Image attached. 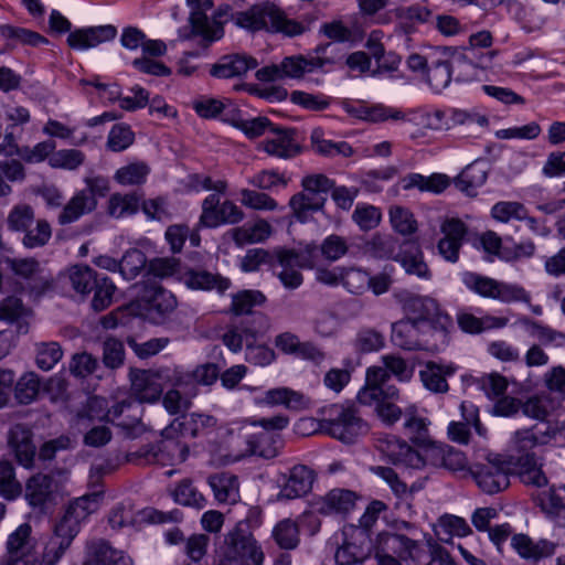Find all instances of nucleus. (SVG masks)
<instances>
[{
	"instance_id": "nucleus-33",
	"label": "nucleus",
	"mask_w": 565,
	"mask_h": 565,
	"mask_svg": "<svg viewBox=\"0 0 565 565\" xmlns=\"http://www.w3.org/2000/svg\"><path fill=\"white\" fill-rule=\"evenodd\" d=\"M422 329L424 328L413 320L406 319L397 321L392 324L391 340L394 345L403 350H427L428 342L420 337Z\"/></svg>"
},
{
	"instance_id": "nucleus-2",
	"label": "nucleus",
	"mask_w": 565,
	"mask_h": 565,
	"mask_svg": "<svg viewBox=\"0 0 565 565\" xmlns=\"http://www.w3.org/2000/svg\"><path fill=\"white\" fill-rule=\"evenodd\" d=\"M557 433L554 424L543 422L512 434L509 455L504 457L524 484L536 488L547 486V478L539 465L536 449L548 445L556 438Z\"/></svg>"
},
{
	"instance_id": "nucleus-25",
	"label": "nucleus",
	"mask_w": 565,
	"mask_h": 565,
	"mask_svg": "<svg viewBox=\"0 0 565 565\" xmlns=\"http://www.w3.org/2000/svg\"><path fill=\"white\" fill-rule=\"evenodd\" d=\"M188 4L192 8L190 14V24L192 32L203 38L209 43L214 42L222 38L223 28L222 25L213 21L211 22L207 18L206 11L213 7L212 0H186Z\"/></svg>"
},
{
	"instance_id": "nucleus-4",
	"label": "nucleus",
	"mask_w": 565,
	"mask_h": 565,
	"mask_svg": "<svg viewBox=\"0 0 565 565\" xmlns=\"http://www.w3.org/2000/svg\"><path fill=\"white\" fill-rule=\"evenodd\" d=\"M329 45H317L312 54H296L286 56L278 64H270L256 71L260 82L284 79H303L313 85H321L323 75L330 72V65L339 62L340 57L329 55Z\"/></svg>"
},
{
	"instance_id": "nucleus-37",
	"label": "nucleus",
	"mask_w": 565,
	"mask_h": 565,
	"mask_svg": "<svg viewBox=\"0 0 565 565\" xmlns=\"http://www.w3.org/2000/svg\"><path fill=\"white\" fill-rule=\"evenodd\" d=\"M489 174V164L484 160H476L468 164L455 179L456 188L468 196H476Z\"/></svg>"
},
{
	"instance_id": "nucleus-38",
	"label": "nucleus",
	"mask_w": 565,
	"mask_h": 565,
	"mask_svg": "<svg viewBox=\"0 0 565 565\" xmlns=\"http://www.w3.org/2000/svg\"><path fill=\"white\" fill-rule=\"evenodd\" d=\"M13 273L28 280L32 288L43 292L51 287V276L40 266L34 258L14 259L11 264Z\"/></svg>"
},
{
	"instance_id": "nucleus-3",
	"label": "nucleus",
	"mask_w": 565,
	"mask_h": 565,
	"mask_svg": "<svg viewBox=\"0 0 565 565\" xmlns=\"http://www.w3.org/2000/svg\"><path fill=\"white\" fill-rule=\"evenodd\" d=\"M377 565H450L449 552L431 537L415 541L404 534L382 532L372 541Z\"/></svg>"
},
{
	"instance_id": "nucleus-64",
	"label": "nucleus",
	"mask_w": 565,
	"mask_h": 565,
	"mask_svg": "<svg viewBox=\"0 0 565 565\" xmlns=\"http://www.w3.org/2000/svg\"><path fill=\"white\" fill-rule=\"evenodd\" d=\"M353 222L363 232H369L379 226L382 220L381 210L374 205L358 203L352 213Z\"/></svg>"
},
{
	"instance_id": "nucleus-31",
	"label": "nucleus",
	"mask_w": 565,
	"mask_h": 565,
	"mask_svg": "<svg viewBox=\"0 0 565 565\" xmlns=\"http://www.w3.org/2000/svg\"><path fill=\"white\" fill-rule=\"evenodd\" d=\"M274 344L281 353L298 359L318 361L323 358V353L315 343L302 342L297 334L289 331L277 334Z\"/></svg>"
},
{
	"instance_id": "nucleus-22",
	"label": "nucleus",
	"mask_w": 565,
	"mask_h": 565,
	"mask_svg": "<svg viewBox=\"0 0 565 565\" xmlns=\"http://www.w3.org/2000/svg\"><path fill=\"white\" fill-rule=\"evenodd\" d=\"M511 547L523 561L539 565L556 554L558 544L548 539L534 540L526 533H516L511 537Z\"/></svg>"
},
{
	"instance_id": "nucleus-50",
	"label": "nucleus",
	"mask_w": 565,
	"mask_h": 565,
	"mask_svg": "<svg viewBox=\"0 0 565 565\" xmlns=\"http://www.w3.org/2000/svg\"><path fill=\"white\" fill-rule=\"evenodd\" d=\"M539 507L550 519H556L565 511V484H553L542 491L539 497Z\"/></svg>"
},
{
	"instance_id": "nucleus-36",
	"label": "nucleus",
	"mask_w": 565,
	"mask_h": 565,
	"mask_svg": "<svg viewBox=\"0 0 565 565\" xmlns=\"http://www.w3.org/2000/svg\"><path fill=\"white\" fill-rule=\"evenodd\" d=\"M257 65V60L246 54L225 55L212 66L211 75L217 78H232L255 70Z\"/></svg>"
},
{
	"instance_id": "nucleus-40",
	"label": "nucleus",
	"mask_w": 565,
	"mask_h": 565,
	"mask_svg": "<svg viewBox=\"0 0 565 565\" xmlns=\"http://www.w3.org/2000/svg\"><path fill=\"white\" fill-rule=\"evenodd\" d=\"M97 206V200L87 191L76 192L64 205L57 221L61 225H67L78 221L83 215L89 214Z\"/></svg>"
},
{
	"instance_id": "nucleus-5",
	"label": "nucleus",
	"mask_w": 565,
	"mask_h": 565,
	"mask_svg": "<svg viewBox=\"0 0 565 565\" xmlns=\"http://www.w3.org/2000/svg\"><path fill=\"white\" fill-rule=\"evenodd\" d=\"M103 499V491L86 493L70 502L64 515L55 524L54 532L45 544L39 565H56L73 540L79 533L81 523L96 512Z\"/></svg>"
},
{
	"instance_id": "nucleus-46",
	"label": "nucleus",
	"mask_w": 565,
	"mask_h": 565,
	"mask_svg": "<svg viewBox=\"0 0 565 565\" xmlns=\"http://www.w3.org/2000/svg\"><path fill=\"white\" fill-rule=\"evenodd\" d=\"M100 276L87 265H74L67 269L65 275L74 291L81 296H88L93 292Z\"/></svg>"
},
{
	"instance_id": "nucleus-18",
	"label": "nucleus",
	"mask_w": 565,
	"mask_h": 565,
	"mask_svg": "<svg viewBox=\"0 0 565 565\" xmlns=\"http://www.w3.org/2000/svg\"><path fill=\"white\" fill-rule=\"evenodd\" d=\"M139 298L156 323L163 322L178 306L177 298L171 291L150 279L142 281Z\"/></svg>"
},
{
	"instance_id": "nucleus-28",
	"label": "nucleus",
	"mask_w": 565,
	"mask_h": 565,
	"mask_svg": "<svg viewBox=\"0 0 565 565\" xmlns=\"http://www.w3.org/2000/svg\"><path fill=\"white\" fill-rule=\"evenodd\" d=\"M316 479L315 471L305 465L294 466L281 487L278 498L285 500H294L308 494Z\"/></svg>"
},
{
	"instance_id": "nucleus-52",
	"label": "nucleus",
	"mask_w": 565,
	"mask_h": 565,
	"mask_svg": "<svg viewBox=\"0 0 565 565\" xmlns=\"http://www.w3.org/2000/svg\"><path fill=\"white\" fill-rule=\"evenodd\" d=\"M519 321L543 345L565 347V333L529 317H522Z\"/></svg>"
},
{
	"instance_id": "nucleus-45",
	"label": "nucleus",
	"mask_w": 565,
	"mask_h": 565,
	"mask_svg": "<svg viewBox=\"0 0 565 565\" xmlns=\"http://www.w3.org/2000/svg\"><path fill=\"white\" fill-rule=\"evenodd\" d=\"M231 232L235 244L244 246L266 241L271 235L273 228L267 221L259 218L254 223L234 227Z\"/></svg>"
},
{
	"instance_id": "nucleus-48",
	"label": "nucleus",
	"mask_w": 565,
	"mask_h": 565,
	"mask_svg": "<svg viewBox=\"0 0 565 565\" xmlns=\"http://www.w3.org/2000/svg\"><path fill=\"white\" fill-rule=\"evenodd\" d=\"M320 256V245L313 242L306 244L299 250L280 248V260L285 265L296 264L298 268H315Z\"/></svg>"
},
{
	"instance_id": "nucleus-57",
	"label": "nucleus",
	"mask_w": 565,
	"mask_h": 565,
	"mask_svg": "<svg viewBox=\"0 0 565 565\" xmlns=\"http://www.w3.org/2000/svg\"><path fill=\"white\" fill-rule=\"evenodd\" d=\"M23 488L17 479L14 466L8 460L0 461V497L13 501L22 494Z\"/></svg>"
},
{
	"instance_id": "nucleus-13",
	"label": "nucleus",
	"mask_w": 565,
	"mask_h": 565,
	"mask_svg": "<svg viewBox=\"0 0 565 565\" xmlns=\"http://www.w3.org/2000/svg\"><path fill=\"white\" fill-rule=\"evenodd\" d=\"M515 473L504 455L489 454L484 461L470 466L468 477H471L478 488L487 493L494 494L510 486V475Z\"/></svg>"
},
{
	"instance_id": "nucleus-34",
	"label": "nucleus",
	"mask_w": 565,
	"mask_h": 565,
	"mask_svg": "<svg viewBox=\"0 0 565 565\" xmlns=\"http://www.w3.org/2000/svg\"><path fill=\"white\" fill-rule=\"evenodd\" d=\"M396 262L401 264L407 275L425 280H429L433 277V273L425 262L422 248L415 243L405 241L404 246L396 254Z\"/></svg>"
},
{
	"instance_id": "nucleus-11",
	"label": "nucleus",
	"mask_w": 565,
	"mask_h": 565,
	"mask_svg": "<svg viewBox=\"0 0 565 565\" xmlns=\"http://www.w3.org/2000/svg\"><path fill=\"white\" fill-rule=\"evenodd\" d=\"M403 309L408 320L418 322L423 328H429L444 341L454 326L451 317L441 310L439 303L428 297L411 295L403 301Z\"/></svg>"
},
{
	"instance_id": "nucleus-47",
	"label": "nucleus",
	"mask_w": 565,
	"mask_h": 565,
	"mask_svg": "<svg viewBox=\"0 0 565 565\" xmlns=\"http://www.w3.org/2000/svg\"><path fill=\"white\" fill-rule=\"evenodd\" d=\"M53 478L36 473L25 484V499L33 508H42L52 495Z\"/></svg>"
},
{
	"instance_id": "nucleus-35",
	"label": "nucleus",
	"mask_w": 565,
	"mask_h": 565,
	"mask_svg": "<svg viewBox=\"0 0 565 565\" xmlns=\"http://www.w3.org/2000/svg\"><path fill=\"white\" fill-rule=\"evenodd\" d=\"M257 329L249 323V318H232L222 335L223 343L233 352H238L243 345L247 348L249 343L256 341Z\"/></svg>"
},
{
	"instance_id": "nucleus-61",
	"label": "nucleus",
	"mask_w": 565,
	"mask_h": 565,
	"mask_svg": "<svg viewBox=\"0 0 565 565\" xmlns=\"http://www.w3.org/2000/svg\"><path fill=\"white\" fill-rule=\"evenodd\" d=\"M402 246H404V242L399 243L392 235H375L369 243V252L376 258L394 259L396 262V254Z\"/></svg>"
},
{
	"instance_id": "nucleus-23",
	"label": "nucleus",
	"mask_w": 565,
	"mask_h": 565,
	"mask_svg": "<svg viewBox=\"0 0 565 565\" xmlns=\"http://www.w3.org/2000/svg\"><path fill=\"white\" fill-rule=\"evenodd\" d=\"M390 374L384 366H370L366 370L365 385L358 393V401L362 405L372 406L379 398L386 396L397 398L399 391L388 384Z\"/></svg>"
},
{
	"instance_id": "nucleus-15",
	"label": "nucleus",
	"mask_w": 565,
	"mask_h": 565,
	"mask_svg": "<svg viewBox=\"0 0 565 565\" xmlns=\"http://www.w3.org/2000/svg\"><path fill=\"white\" fill-rule=\"evenodd\" d=\"M245 217L244 211L233 201L220 202L218 194H209L202 202L198 227L215 228L224 224H238Z\"/></svg>"
},
{
	"instance_id": "nucleus-27",
	"label": "nucleus",
	"mask_w": 565,
	"mask_h": 565,
	"mask_svg": "<svg viewBox=\"0 0 565 565\" xmlns=\"http://www.w3.org/2000/svg\"><path fill=\"white\" fill-rule=\"evenodd\" d=\"M358 499L355 491L334 488L316 502V509L323 515H347L355 509Z\"/></svg>"
},
{
	"instance_id": "nucleus-9",
	"label": "nucleus",
	"mask_w": 565,
	"mask_h": 565,
	"mask_svg": "<svg viewBox=\"0 0 565 565\" xmlns=\"http://www.w3.org/2000/svg\"><path fill=\"white\" fill-rule=\"evenodd\" d=\"M334 185V180L322 173L308 174L302 178V191L289 200L292 215L300 223H307L312 214L321 212L328 200V194Z\"/></svg>"
},
{
	"instance_id": "nucleus-51",
	"label": "nucleus",
	"mask_w": 565,
	"mask_h": 565,
	"mask_svg": "<svg viewBox=\"0 0 565 565\" xmlns=\"http://www.w3.org/2000/svg\"><path fill=\"white\" fill-rule=\"evenodd\" d=\"M271 537L281 550H296L300 544V529L297 521L290 518L280 520L274 526Z\"/></svg>"
},
{
	"instance_id": "nucleus-41",
	"label": "nucleus",
	"mask_w": 565,
	"mask_h": 565,
	"mask_svg": "<svg viewBox=\"0 0 565 565\" xmlns=\"http://www.w3.org/2000/svg\"><path fill=\"white\" fill-rule=\"evenodd\" d=\"M185 285L194 290H216L224 294L231 287V280L220 274L207 270L189 269L183 275Z\"/></svg>"
},
{
	"instance_id": "nucleus-53",
	"label": "nucleus",
	"mask_w": 565,
	"mask_h": 565,
	"mask_svg": "<svg viewBox=\"0 0 565 565\" xmlns=\"http://www.w3.org/2000/svg\"><path fill=\"white\" fill-rule=\"evenodd\" d=\"M1 31L2 38L8 41L7 43L13 44V49L17 44L29 45L32 47L49 44V40L45 36L25 28L2 24Z\"/></svg>"
},
{
	"instance_id": "nucleus-29",
	"label": "nucleus",
	"mask_w": 565,
	"mask_h": 565,
	"mask_svg": "<svg viewBox=\"0 0 565 565\" xmlns=\"http://www.w3.org/2000/svg\"><path fill=\"white\" fill-rule=\"evenodd\" d=\"M269 131L273 136L263 142V149L269 156L288 159L300 152L296 129L280 128L274 125Z\"/></svg>"
},
{
	"instance_id": "nucleus-21",
	"label": "nucleus",
	"mask_w": 565,
	"mask_h": 565,
	"mask_svg": "<svg viewBox=\"0 0 565 565\" xmlns=\"http://www.w3.org/2000/svg\"><path fill=\"white\" fill-rule=\"evenodd\" d=\"M443 237L437 243L438 254L448 263L456 264L468 235L467 224L458 217H447L440 224Z\"/></svg>"
},
{
	"instance_id": "nucleus-26",
	"label": "nucleus",
	"mask_w": 565,
	"mask_h": 565,
	"mask_svg": "<svg viewBox=\"0 0 565 565\" xmlns=\"http://www.w3.org/2000/svg\"><path fill=\"white\" fill-rule=\"evenodd\" d=\"M8 445L19 465L26 469L33 468L36 448L33 444V433L28 426L23 424L12 426L8 436Z\"/></svg>"
},
{
	"instance_id": "nucleus-14",
	"label": "nucleus",
	"mask_w": 565,
	"mask_h": 565,
	"mask_svg": "<svg viewBox=\"0 0 565 565\" xmlns=\"http://www.w3.org/2000/svg\"><path fill=\"white\" fill-rule=\"evenodd\" d=\"M225 557L238 565H262L264 553L252 532L241 524L225 539Z\"/></svg>"
},
{
	"instance_id": "nucleus-39",
	"label": "nucleus",
	"mask_w": 565,
	"mask_h": 565,
	"mask_svg": "<svg viewBox=\"0 0 565 565\" xmlns=\"http://www.w3.org/2000/svg\"><path fill=\"white\" fill-rule=\"evenodd\" d=\"M429 426L430 420L419 414L416 405H409L404 409L403 430L414 445L420 446L429 441Z\"/></svg>"
},
{
	"instance_id": "nucleus-8",
	"label": "nucleus",
	"mask_w": 565,
	"mask_h": 565,
	"mask_svg": "<svg viewBox=\"0 0 565 565\" xmlns=\"http://www.w3.org/2000/svg\"><path fill=\"white\" fill-rule=\"evenodd\" d=\"M319 428L322 433L344 444H354L370 430L369 424L353 407L331 404L320 409Z\"/></svg>"
},
{
	"instance_id": "nucleus-59",
	"label": "nucleus",
	"mask_w": 565,
	"mask_h": 565,
	"mask_svg": "<svg viewBox=\"0 0 565 565\" xmlns=\"http://www.w3.org/2000/svg\"><path fill=\"white\" fill-rule=\"evenodd\" d=\"M390 222L393 230L403 236L413 235L418 230V224L413 212L403 206L396 205L391 207Z\"/></svg>"
},
{
	"instance_id": "nucleus-56",
	"label": "nucleus",
	"mask_w": 565,
	"mask_h": 565,
	"mask_svg": "<svg viewBox=\"0 0 565 565\" xmlns=\"http://www.w3.org/2000/svg\"><path fill=\"white\" fill-rule=\"evenodd\" d=\"M31 525L23 523L11 533L7 541V551L11 561H23L30 548Z\"/></svg>"
},
{
	"instance_id": "nucleus-60",
	"label": "nucleus",
	"mask_w": 565,
	"mask_h": 565,
	"mask_svg": "<svg viewBox=\"0 0 565 565\" xmlns=\"http://www.w3.org/2000/svg\"><path fill=\"white\" fill-rule=\"evenodd\" d=\"M553 411V399L546 394H537L522 402V413L539 423L547 422L546 418Z\"/></svg>"
},
{
	"instance_id": "nucleus-54",
	"label": "nucleus",
	"mask_w": 565,
	"mask_h": 565,
	"mask_svg": "<svg viewBox=\"0 0 565 565\" xmlns=\"http://www.w3.org/2000/svg\"><path fill=\"white\" fill-rule=\"evenodd\" d=\"M173 501L183 507L202 510L206 505L204 495L193 486L192 480L183 479L170 492Z\"/></svg>"
},
{
	"instance_id": "nucleus-6",
	"label": "nucleus",
	"mask_w": 565,
	"mask_h": 565,
	"mask_svg": "<svg viewBox=\"0 0 565 565\" xmlns=\"http://www.w3.org/2000/svg\"><path fill=\"white\" fill-rule=\"evenodd\" d=\"M236 23L252 32L266 30L281 33L286 36H297L306 32V25L286 13L273 3L253 6L248 10L237 13Z\"/></svg>"
},
{
	"instance_id": "nucleus-10",
	"label": "nucleus",
	"mask_w": 565,
	"mask_h": 565,
	"mask_svg": "<svg viewBox=\"0 0 565 565\" xmlns=\"http://www.w3.org/2000/svg\"><path fill=\"white\" fill-rule=\"evenodd\" d=\"M460 281L472 294L504 303L530 302V294L516 284L497 280L477 271L460 274Z\"/></svg>"
},
{
	"instance_id": "nucleus-49",
	"label": "nucleus",
	"mask_w": 565,
	"mask_h": 565,
	"mask_svg": "<svg viewBox=\"0 0 565 565\" xmlns=\"http://www.w3.org/2000/svg\"><path fill=\"white\" fill-rule=\"evenodd\" d=\"M209 484L220 503H235L239 497L237 477L222 472L209 478Z\"/></svg>"
},
{
	"instance_id": "nucleus-12",
	"label": "nucleus",
	"mask_w": 565,
	"mask_h": 565,
	"mask_svg": "<svg viewBox=\"0 0 565 565\" xmlns=\"http://www.w3.org/2000/svg\"><path fill=\"white\" fill-rule=\"evenodd\" d=\"M130 392L140 405L142 403H154L162 395V381L173 385H182L181 372L178 369L161 367L158 370L131 369L129 372Z\"/></svg>"
},
{
	"instance_id": "nucleus-7",
	"label": "nucleus",
	"mask_w": 565,
	"mask_h": 565,
	"mask_svg": "<svg viewBox=\"0 0 565 565\" xmlns=\"http://www.w3.org/2000/svg\"><path fill=\"white\" fill-rule=\"evenodd\" d=\"M406 64L412 72L420 74L436 94L441 93L452 81L451 47L435 46L424 53H413Z\"/></svg>"
},
{
	"instance_id": "nucleus-42",
	"label": "nucleus",
	"mask_w": 565,
	"mask_h": 565,
	"mask_svg": "<svg viewBox=\"0 0 565 565\" xmlns=\"http://www.w3.org/2000/svg\"><path fill=\"white\" fill-rule=\"evenodd\" d=\"M262 403L271 406L282 405L291 411H302L309 407L310 399L291 388L276 387L265 392Z\"/></svg>"
},
{
	"instance_id": "nucleus-44",
	"label": "nucleus",
	"mask_w": 565,
	"mask_h": 565,
	"mask_svg": "<svg viewBox=\"0 0 565 565\" xmlns=\"http://www.w3.org/2000/svg\"><path fill=\"white\" fill-rule=\"evenodd\" d=\"M312 150L323 157L334 158L337 156L349 158L354 153L352 146L347 141H333L324 138L321 128H315L310 135Z\"/></svg>"
},
{
	"instance_id": "nucleus-19",
	"label": "nucleus",
	"mask_w": 565,
	"mask_h": 565,
	"mask_svg": "<svg viewBox=\"0 0 565 565\" xmlns=\"http://www.w3.org/2000/svg\"><path fill=\"white\" fill-rule=\"evenodd\" d=\"M142 406L132 397L116 399L108 408V423L120 427L127 438L138 437L141 426Z\"/></svg>"
},
{
	"instance_id": "nucleus-30",
	"label": "nucleus",
	"mask_w": 565,
	"mask_h": 565,
	"mask_svg": "<svg viewBox=\"0 0 565 565\" xmlns=\"http://www.w3.org/2000/svg\"><path fill=\"white\" fill-rule=\"evenodd\" d=\"M84 565H132V559L122 551L113 548L103 539H93L86 544Z\"/></svg>"
},
{
	"instance_id": "nucleus-24",
	"label": "nucleus",
	"mask_w": 565,
	"mask_h": 565,
	"mask_svg": "<svg viewBox=\"0 0 565 565\" xmlns=\"http://www.w3.org/2000/svg\"><path fill=\"white\" fill-rule=\"evenodd\" d=\"M494 52H488L480 56L478 63L473 60L477 58L472 51L458 52L451 47V76L458 83H470L477 81L481 72L488 67Z\"/></svg>"
},
{
	"instance_id": "nucleus-58",
	"label": "nucleus",
	"mask_w": 565,
	"mask_h": 565,
	"mask_svg": "<svg viewBox=\"0 0 565 565\" xmlns=\"http://www.w3.org/2000/svg\"><path fill=\"white\" fill-rule=\"evenodd\" d=\"M150 168L145 162H134L119 168L114 179L121 185H141L147 181Z\"/></svg>"
},
{
	"instance_id": "nucleus-62",
	"label": "nucleus",
	"mask_w": 565,
	"mask_h": 565,
	"mask_svg": "<svg viewBox=\"0 0 565 565\" xmlns=\"http://www.w3.org/2000/svg\"><path fill=\"white\" fill-rule=\"evenodd\" d=\"M35 221L34 210L29 204L14 205L8 214L7 226L12 232H25Z\"/></svg>"
},
{
	"instance_id": "nucleus-16",
	"label": "nucleus",
	"mask_w": 565,
	"mask_h": 565,
	"mask_svg": "<svg viewBox=\"0 0 565 565\" xmlns=\"http://www.w3.org/2000/svg\"><path fill=\"white\" fill-rule=\"evenodd\" d=\"M343 543L337 548V565H362L372 554V539L365 529L349 527Z\"/></svg>"
},
{
	"instance_id": "nucleus-17",
	"label": "nucleus",
	"mask_w": 565,
	"mask_h": 565,
	"mask_svg": "<svg viewBox=\"0 0 565 565\" xmlns=\"http://www.w3.org/2000/svg\"><path fill=\"white\" fill-rule=\"evenodd\" d=\"M245 443L242 449V456L254 455L265 459H273L278 456L282 448V439L278 433L269 430H260L258 433H249L247 426H241L237 429H230V434L234 435Z\"/></svg>"
},
{
	"instance_id": "nucleus-43",
	"label": "nucleus",
	"mask_w": 565,
	"mask_h": 565,
	"mask_svg": "<svg viewBox=\"0 0 565 565\" xmlns=\"http://www.w3.org/2000/svg\"><path fill=\"white\" fill-rule=\"evenodd\" d=\"M265 301L266 296L259 290L246 289L238 291L232 296L230 309L233 313L232 318H249V323H253V308L263 306Z\"/></svg>"
},
{
	"instance_id": "nucleus-20",
	"label": "nucleus",
	"mask_w": 565,
	"mask_h": 565,
	"mask_svg": "<svg viewBox=\"0 0 565 565\" xmlns=\"http://www.w3.org/2000/svg\"><path fill=\"white\" fill-rule=\"evenodd\" d=\"M374 447L395 466L412 468L422 463L418 450L395 435L379 434L374 439Z\"/></svg>"
},
{
	"instance_id": "nucleus-32",
	"label": "nucleus",
	"mask_w": 565,
	"mask_h": 565,
	"mask_svg": "<svg viewBox=\"0 0 565 565\" xmlns=\"http://www.w3.org/2000/svg\"><path fill=\"white\" fill-rule=\"evenodd\" d=\"M117 35V28L111 24L78 29L67 36V44L72 49L86 50L104 42L111 41Z\"/></svg>"
},
{
	"instance_id": "nucleus-63",
	"label": "nucleus",
	"mask_w": 565,
	"mask_h": 565,
	"mask_svg": "<svg viewBox=\"0 0 565 565\" xmlns=\"http://www.w3.org/2000/svg\"><path fill=\"white\" fill-rule=\"evenodd\" d=\"M22 244L25 248L33 249L45 246L52 237L50 223L44 220H38L35 227L30 226L23 232Z\"/></svg>"
},
{
	"instance_id": "nucleus-55",
	"label": "nucleus",
	"mask_w": 565,
	"mask_h": 565,
	"mask_svg": "<svg viewBox=\"0 0 565 565\" xmlns=\"http://www.w3.org/2000/svg\"><path fill=\"white\" fill-rule=\"evenodd\" d=\"M141 198L138 193H115L108 200V214L116 218L134 215L139 210Z\"/></svg>"
},
{
	"instance_id": "nucleus-1",
	"label": "nucleus",
	"mask_w": 565,
	"mask_h": 565,
	"mask_svg": "<svg viewBox=\"0 0 565 565\" xmlns=\"http://www.w3.org/2000/svg\"><path fill=\"white\" fill-rule=\"evenodd\" d=\"M216 418L206 414H191L175 418L169 427L162 431L167 440L150 443L141 446L135 451H128L126 460L137 466L158 465L161 467L171 465L175 452L181 461L185 460L188 449L173 441V433L182 437L196 438L204 435L216 426Z\"/></svg>"
}]
</instances>
